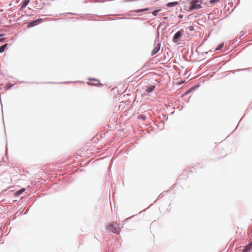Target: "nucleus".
<instances>
[{
  "label": "nucleus",
  "mask_w": 252,
  "mask_h": 252,
  "mask_svg": "<svg viewBox=\"0 0 252 252\" xmlns=\"http://www.w3.org/2000/svg\"><path fill=\"white\" fill-rule=\"evenodd\" d=\"M149 10L148 8H145V9H138V10H135V11L136 13H138V12H143V11H147V10Z\"/></svg>",
  "instance_id": "ddd939ff"
},
{
  "label": "nucleus",
  "mask_w": 252,
  "mask_h": 252,
  "mask_svg": "<svg viewBox=\"0 0 252 252\" xmlns=\"http://www.w3.org/2000/svg\"><path fill=\"white\" fill-rule=\"evenodd\" d=\"M3 35V34H0V37L2 36Z\"/></svg>",
  "instance_id": "4be33fe9"
},
{
  "label": "nucleus",
  "mask_w": 252,
  "mask_h": 252,
  "mask_svg": "<svg viewBox=\"0 0 252 252\" xmlns=\"http://www.w3.org/2000/svg\"><path fill=\"white\" fill-rule=\"evenodd\" d=\"M200 3L205 5L208 4L209 3V0H200Z\"/></svg>",
  "instance_id": "9b49d317"
},
{
  "label": "nucleus",
  "mask_w": 252,
  "mask_h": 252,
  "mask_svg": "<svg viewBox=\"0 0 252 252\" xmlns=\"http://www.w3.org/2000/svg\"><path fill=\"white\" fill-rule=\"evenodd\" d=\"M89 80L90 81H94L96 82L97 83L96 84H95V85H98V84H100L99 81L98 79H93V78H89ZM100 85H102V84H100Z\"/></svg>",
  "instance_id": "f8f14e48"
},
{
  "label": "nucleus",
  "mask_w": 252,
  "mask_h": 252,
  "mask_svg": "<svg viewBox=\"0 0 252 252\" xmlns=\"http://www.w3.org/2000/svg\"><path fill=\"white\" fill-rule=\"evenodd\" d=\"M25 190L24 189H21V190H19L17 192L19 193V194H21Z\"/></svg>",
  "instance_id": "6ab92c4d"
},
{
  "label": "nucleus",
  "mask_w": 252,
  "mask_h": 252,
  "mask_svg": "<svg viewBox=\"0 0 252 252\" xmlns=\"http://www.w3.org/2000/svg\"><path fill=\"white\" fill-rule=\"evenodd\" d=\"M251 247H252V244H251L246 246L245 247V249L243 250V252H247L249 251L251 249Z\"/></svg>",
  "instance_id": "6e6552de"
},
{
  "label": "nucleus",
  "mask_w": 252,
  "mask_h": 252,
  "mask_svg": "<svg viewBox=\"0 0 252 252\" xmlns=\"http://www.w3.org/2000/svg\"><path fill=\"white\" fill-rule=\"evenodd\" d=\"M155 88V86H153V85L150 86V87H149L147 88V91L149 93L151 92L154 90Z\"/></svg>",
  "instance_id": "9d476101"
},
{
  "label": "nucleus",
  "mask_w": 252,
  "mask_h": 252,
  "mask_svg": "<svg viewBox=\"0 0 252 252\" xmlns=\"http://www.w3.org/2000/svg\"><path fill=\"white\" fill-rule=\"evenodd\" d=\"M220 0H209V3L211 4H214L219 2Z\"/></svg>",
  "instance_id": "2eb2a0df"
},
{
  "label": "nucleus",
  "mask_w": 252,
  "mask_h": 252,
  "mask_svg": "<svg viewBox=\"0 0 252 252\" xmlns=\"http://www.w3.org/2000/svg\"><path fill=\"white\" fill-rule=\"evenodd\" d=\"M158 12V10H156V11H154V12H152V14L153 15H154V16H156L157 15V12Z\"/></svg>",
  "instance_id": "a211bd4d"
},
{
  "label": "nucleus",
  "mask_w": 252,
  "mask_h": 252,
  "mask_svg": "<svg viewBox=\"0 0 252 252\" xmlns=\"http://www.w3.org/2000/svg\"><path fill=\"white\" fill-rule=\"evenodd\" d=\"M223 46V43H221L218 45V46L216 48L215 51L219 50L222 48Z\"/></svg>",
  "instance_id": "4468645a"
},
{
  "label": "nucleus",
  "mask_w": 252,
  "mask_h": 252,
  "mask_svg": "<svg viewBox=\"0 0 252 252\" xmlns=\"http://www.w3.org/2000/svg\"><path fill=\"white\" fill-rule=\"evenodd\" d=\"M7 45V44H5L0 47V53H2L4 51Z\"/></svg>",
  "instance_id": "1a4fd4ad"
},
{
  "label": "nucleus",
  "mask_w": 252,
  "mask_h": 252,
  "mask_svg": "<svg viewBox=\"0 0 252 252\" xmlns=\"http://www.w3.org/2000/svg\"><path fill=\"white\" fill-rule=\"evenodd\" d=\"M3 39H4L3 38H1V39H0V42L2 41L3 40Z\"/></svg>",
  "instance_id": "412c9836"
},
{
  "label": "nucleus",
  "mask_w": 252,
  "mask_h": 252,
  "mask_svg": "<svg viewBox=\"0 0 252 252\" xmlns=\"http://www.w3.org/2000/svg\"><path fill=\"white\" fill-rule=\"evenodd\" d=\"M108 230L114 233L119 234L120 232V228L118 224L116 222L110 223L108 227Z\"/></svg>",
  "instance_id": "f257e3e1"
},
{
  "label": "nucleus",
  "mask_w": 252,
  "mask_h": 252,
  "mask_svg": "<svg viewBox=\"0 0 252 252\" xmlns=\"http://www.w3.org/2000/svg\"><path fill=\"white\" fill-rule=\"evenodd\" d=\"M29 2L30 0H25L22 3L21 8L23 9L25 8L28 5Z\"/></svg>",
  "instance_id": "0eeeda50"
},
{
  "label": "nucleus",
  "mask_w": 252,
  "mask_h": 252,
  "mask_svg": "<svg viewBox=\"0 0 252 252\" xmlns=\"http://www.w3.org/2000/svg\"><path fill=\"white\" fill-rule=\"evenodd\" d=\"M88 84L89 85H93V84L92 83H88Z\"/></svg>",
  "instance_id": "5701e85b"
},
{
  "label": "nucleus",
  "mask_w": 252,
  "mask_h": 252,
  "mask_svg": "<svg viewBox=\"0 0 252 252\" xmlns=\"http://www.w3.org/2000/svg\"><path fill=\"white\" fill-rule=\"evenodd\" d=\"M40 20H36V21H32L30 23L28 24V26H27V28H30L34 26H35Z\"/></svg>",
  "instance_id": "39448f33"
},
{
  "label": "nucleus",
  "mask_w": 252,
  "mask_h": 252,
  "mask_svg": "<svg viewBox=\"0 0 252 252\" xmlns=\"http://www.w3.org/2000/svg\"><path fill=\"white\" fill-rule=\"evenodd\" d=\"M160 46V44H159L157 45V46L154 48V49L152 51V55H154L159 51Z\"/></svg>",
  "instance_id": "20e7f679"
},
{
  "label": "nucleus",
  "mask_w": 252,
  "mask_h": 252,
  "mask_svg": "<svg viewBox=\"0 0 252 252\" xmlns=\"http://www.w3.org/2000/svg\"><path fill=\"white\" fill-rule=\"evenodd\" d=\"M189 29H190V30L192 31V30H193V27H192V26H190V27H189Z\"/></svg>",
  "instance_id": "aec40b11"
},
{
  "label": "nucleus",
  "mask_w": 252,
  "mask_h": 252,
  "mask_svg": "<svg viewBox=\"0 0 252 252\" xmlns=\"http://www.w3.org/2000/svg\"><path fill=\"white\" fill-rule=\"evenodd\" d=\"M12 86V85L8 84L5 87V90H8Z\"/></svg>",
  "instance_id": "f3484780"
},
{
  "label": "nucleus",
  "mask_w": 252,
  "mask_h": 252,
  "mask_svg": "<svg viewBox=\"0 0 252 252\" xmlns=\"http://www.w3.org/2000/svg\"><path fill=\"white\" fill-rule=\"evenodd\" d=\"M178 4H179L178 2L175 1V2H169L166 4V5L167 7H172V6H176Z\"/></svg>",
  "instance_id": "423d86ee"
},
{
  "label": "nucleus",
  "mask_w": 252,
  "mask_h": 252,
  "mask_svg": "<svg viewBox=\"0 0 252 252\" xmlns=\"http://www.w3.org/2000/svg\"><path fill=\"white\" fill-rule=\"evenodd\" d=\"M102 0V1H103V0Z\"/></svg>",
  "instance_id": "b1692460"
},
{
  "label": "nucleus",
  "mask_w": 252,
  "mask_h": 252,
  "mask_svg": "<svg viewBox=\"0 0 252 252\" xmlns=\"http://www.w3.org/2000/svg\"><path fill=\"white\" fill-rule=\"evenodd\" d=\"M138 119H142L143 120H145L146 119V116L143 115H140L138 117Z\"/></svg>",
  "instance_id": "dca6fc26"
},
{
  "label": "nucleus",
  "mask_w": 252,
  "mask_h": 252,
  "mask_svg": "<svg viewBox=\"0 0 252 252\" xmlns=\"http://www.w3.org/2000/svg\"><path fill=\"white\" fill-rule=\"evenodd\" d=\"M184 31L180 30L178 32H177L173 38V41L175 43H177L178 41L180 39V38L182 37V35L183 34Z\"/></svg>",
  "instance_id": "7ed1b4c3"
},
{
  "label": "nucleus",
  "mask_w": 252,
  "mask_h": 252,
  "mask_svg": "<svg viewBox=\"0 0 252 252\" xmlns=\"http://www.w3.org/2000/svg\"><path fill=\"white\" fill-rule=\"evenodd\" d=\"M201 3H200V0H193L191 2V5L189 6V9H197L201 7Z\"/></svg>",
  "instance_id": "f03ea898"
}]
</instances>
